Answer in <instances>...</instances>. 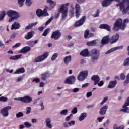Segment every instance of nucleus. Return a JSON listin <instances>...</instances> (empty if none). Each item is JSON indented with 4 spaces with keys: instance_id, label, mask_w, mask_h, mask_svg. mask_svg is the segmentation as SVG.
I'll list each match as a JSON object with an SVG mask.
<instances>
[{
    "instance_id": "obj_1",
    "label": "nucleus",
    "mask_w": 129,
    "mask_h": 129,
    "mask_svg": "<svg viewBox=\"0 0 129 129\" xmlns=\"http://www.w3.org/2000/svg\"><path fill=\"white\" fill-rule=\"evenodd\" d=\"M128 19L124 20L123 23H122V19L120 18L117 19L114 24L113 30L114 31V32L119 31V29L121 30L122 31H124L125 28L126 27V24H128Z\"/></svg>"
},
{
    "instance_id": "obj_2",
    "label": "nucleus",
    "mask_w": 129,
    "mask_h": 129,
    "mask_svg": "<svg viewBox=\"0 0 129 129\" xmlns=\"http://www.w3.org/2000/svg\"><path fill=\"white\" fill-rule=\"evenodd\" d=\"M116 6V7H119L120 11L122 12V14H126L129 11V0H122Z\"/></svg>"
},
{
    "instance_id": "obj_3",
    "label": "nucleus",
    "mask_w": 129,
    "mask_h": 129,
    "mask_svg": "<svg viewBox=\"0 0 129 129\" xmlns=\"http://www.w3.org/2000/svg\"><path fill=\"white\" fill-rule=\"evenodd\" d=\"M7 14L10 18L9 19V22H12V21H14V20H17V19H18V18H19V17L20 16L18 12H17L16 11L13 10L8 11L7 12Z\"/></svg>"
},
{
    "instance_id": "obj_4",
    "label": "nucleus",
    "mask_w": 129,
    "mask_h": 129,
    "mask_svg": "<svg viewBox=\"0 0 129 129\" xmlns=\"http://www.w3.org/2000/svg\"><path fill=\"white\" fill-rule=\"evenodd\" d=\"M90 53L91 56V60L93 63H95L99 58V51L96 49H93L90 51Z\"/></svg>"
},
{
    "instance_id": "obj_5",
    "label": "nucleus",
    "mask_w": 129,
    "mask_h": 129,
    "mask_svg": "<svg viewBox=\"0 0 129 129\" xmlns=\"http://www.w3.org/2000/svg\"><path fill=\"white\" fill-rule=\"evenodd\" d=\"M49 56V53L48 52H45L42 55L37 56L35 59L34 60V63H41V62H43L44 60H45L48 58Z\"/></svg>"
},
{
    "instance_id": "obj_6",
    "label": "nucleus",
    "mask_w": 129,
    "mask_h": 129,
    "mask_svg": "<svg viewBox=\"0 0 129 129\" xmlns=\"http://www.w3.org/2000/svg\"><path fill=\"white\" fill-rule=\"evenodd\" d=\"M59 13H62L61 15V21H64L66 19V17H67V8L65 7V5H62V6H61L60 9L59 10Z\"/></svg>"
},
{
    "instance_id": "obj_7",
    "label": "nucleus",
    "mask_w": 129,
    "mask_h": 129,
    "mask_svg": "<svg viewBox=\"0 0 129 129\" xmlns=\"http://www.w3.org/2000/svg\"><path fill=\"white\" fill-rule=\"evenodd\" d=\"M61 36H62V33L60 30H56L52 33L51 39H53V40L57 41V40H59L61 38Z\"/></svg>"
},
{
    "instance_id": "obj_8",
    "label": "nucleus",
    "mask_w": 129,
    "mask_h": 129,
    "mask_svg": "<svg viewBox=\"0 0 129 129\" xmlns=\"http://www.w3.org/2000/svg\"><path fill=\"white\" fill-rule=\"evenodd\" d=\"M88 75V72L87 71H84L80 72L79 75L77 77V79L79 81H83Z\"/></svg>"
},
{
    "instance_id": "obj_9",
    "label": "nucleus",
    "mask_w": 129,
    "mask_h": 129,
    "mask_svg": "<svg viewBox=\"0 0 129 129\" xmlns=\"http://www.w3.org/2000/svg\"><path fill=\"white\" fill-rule=\"evenodd\" d=\"M19 100L24 103H30L32 101L33 99L30 96H25L24 97H19Z\"/></svg>"
},
{
    "instance_id": "obj_10",
    "label": "nucleus",
    "mask_w": 129,
    "mask_h": 129,
    "mask_svg": "<svg viewBox=\"0 0 129 129\" xmlns=\"http://www.w3.org/2000/svg\"><path fill=\"white\" fill-rule=\"evenodd\" d=\"M85 21H86V16H83L82 18L80 19L79 20L76 21L74 23L75 27H80V26H82L84 23H85Z\"/></svg>"
},
{
    "instance_id": "obj_11",
    "label": "nucleus",
    "mask_w": 129,
    "mask_h": 129,
    "mask_svg": "<svg viewBox=\"0 0 129 129\" xmlns=\"http://www.w3.org/2000/svg\"><path fill=\"white\" fill-rule=\"evenodd\" d=\"M12 108L11 106H7L1 110V114L4 116V117H7V116H9V110Z\"/></svg>"
},
{
    "instance_id": "obj_12",
    "label": "nucleus",
    "mask_w": 129,
    "mask_h": 129,
    "mask_svg": "<svg viewBox=\"0 0 129 129\" xmlns=\"http://www.w3.org/2000/svg\"><path fill=\"white\" fill-rule=\"evenodd\" d=\"M75 80L76 78L74 76H70L67 78L64 81V83H66V84H74Z\"/></svg>"
},
{
    "instance_id": "obj_13",
    "label": "nucleus",
    "mask_w": 129,
    "mask_h": 129,
    "mask_svg": "<svg viewBox=\"0 0 129 129\" xmlns=\"http://www.w3.org/2000/svg\"><path fill=\"white\" fill-rule=\"evenodd\" d=\"M118 39H119V34L118 33L116 34L115 35H113L110 39V44H114V43H116V42L118 41Z\"/></svg>"
},
{
    "instance_id": "obj_14",
    "label": "nucleus",
    "mask_w": 129,
    "mask_h": 129,
    "mask_svg": "<svg viewBox=\"0 0 129 129\" xmlns=\"http://www.w3.org/2000/svg\"><path fill=\"white\" fill-rule=\"evenodd\" d=\"M91 80L94 81V85H97V83L100 81V78L98 75H94L91 78Z\"/></svg>"
},
{
    "instance_id": "obj_15",
    "label": "nucleus",
    "mask_w": 129,
    "mask_h": 129,
    "mask_svg": "<svg viewBox=\"0 0 129 129\" xmlns=\"http://www.w3.org/2000/svg\"><path fill=\"white\" fill-rule=\"evenodd\" d=\"M80 55L83 57H89L90 56V52L88 51V49L86 48L80 52Z\"/></svg>"
},
{
    "instance_id": "obj_16",
    "label": "nucleus",
    "mask_w": 129,
    "mask_h": 129,
    "mask_svg": "<svg viewBox=\"0 0 129 129\" xmlns=\"http://www.w3.org/2000/svg\"><path fill=\"white\" fill-rule=\"evenodd\" d=\"M109 42H110V38H109V36L107 35L102 38L101 44L102 45H106L108 44Z\"/></svg>"
},
{
    "instance_id": "obj_17",
    "label": "nucleus",
    "mask_w": 129,
    "mask_h": 129,
    "mask_svg": "<svg viewBox=\"0 0 129 129\" xmlns=\"http://www.w3.org/2000/svg\"><path fill=\"white\" fill-rule=\"evenodd\" d=\"M107 109H108V106H104L102 107L99 111V114L100 115H105V114H106Z\"/></svg>"
},
{
    "instance_id": "obj_18",
    "label": "nucleus",
    "mask_w": 129,
    "mask_h": 129,
    "mask_svg": "<svg viewBox=\"0 0 129 129\" xmlns=\"http://www.w3.org/2000/svg\"><path fill=\"white\" fill-rule=\"evenodd\" d=\"M76 9V17L78 19L80 16V6L78 4H76L75 6Z\"/></svg>"
},
{
    "instance_id": "obj_19",
    "label": "nucleus",
    "mask_w": 129,
    "mask_h": 129,
    "mask_svg": "<svg viewBox=\"0 0 129 129\" xmlns=\"http://www.w3.org/2000/svg\"><path fill=\"white\" fill-rule=\"evenodd\" d=\"M112 2L113 0H104L102 2V6L103 8L108 7Z\"/></svg>"
},
{
    "instance_id": "obj_20",
    "label": "nucleus",
    "mask_w": 129,
    "mask_h": 129,
    "mask_svg": "<svg viewBox=\"0 0 129 129\" xmlns=\"http://www.w3.org/2000/svg\"><path fill=\"white\" fill-rule=\"evenodd\" d=\"M30 51H31V47H30V46H25L20 50V53L26 54V53H28V52H30Z\"/></svg>"
},
{
    "instance_id": "obj_21",
    "label": "nucleus",
    "mask_w": 129,
    "mask_h": 129,
    "mask_svg": "<svg viewBox=\"0 0 129 129\" xmlns=\"http://www.w3.org/2000/svg\"><path fill=\"white\" fill-rule=\"evenodd\" d=\"M100 29H104L107 31H110L111 30L110 26L107 24H102L99 26Z\"/></svg>"
},
{
    "instance_id": "obj_22",
    "label": "nucleus",
    "mask_w": 129,
    "mask_h": 129,
    "mask_svg": "<svg viewBox=\"0 0 129 129\" xmlns=\"http://www.w3.org/2000/svg\"><path fill=\"white\" fill-rule=\"evenodd\" d=\"M116 84H117V81L116 80L114 81H111L109 82V84L108 86V88H114L115 86H116Z\"/></svg>"
},
{
    "instance_id": "obj_23",
    "label": "nucleus",
    "mask_w": 129,
    "mask_h": 129,
    "mask_svg": "<svg viewBox=\"0 0 129 129\" xmlns=\"http://www.w3.org/2000/svg\"><path fill=\"white\" fill-rule=\"evenodd\" d=\"M49 77H50V73H49V72H45L41 74V79L42 80H46V79Z\"/></svg>"
},
{
    "instance_id": "obj_24",
    "label": "nucleus",
    "mask_w": 129,
    "mask_h": 129,
    "mask_svg": "<svg viewBox=\"0 0 129 129\" xmlns=\"http://www.w3.org/2000/svg\"><path fill=\"white\" fill-rule=\"evenodd\" d=\"M63 62L66 65H68L69 62H71V55L66 56L63 59Z\"/></svg>"
},
{
    "instance_id": "obj_25",
    "label": "nucleus",
    "mask_w": 129,
    "mask_h": 129,
    "mask_svg": "<svg viewBox=\"0 0 129 129\" xmlns=\"http://www.w3.org/2000/svg\"><path fill=\"white\" fill-rule=\"evenodd\" d=\"M20 27H21V26L20 25V24L15 22L12 25V27L11 29L18 30V29H20Z\"/></svg>"
},
{
    "instance_id": "obj_26",
    "label": "nucleus",
    "mask_w": 129,
    "mask_h": 129,
    "mask_svg": "<svg viewBox=\"0 0 129 129\" xmlns=\"http://www.w3.org/2000/svg\"><path fill=\"white\" fill-rule=\"evenodd\" d=\"M25 72V68L22 67L17 70L13 74H21Z\"/></svg>"
},
{
    "instance_id": "obj_27",
    "label": "nucleus",
    "mask_w": 129,
    "mask_h": 129,
    "mask_svg": "<svg viewBox=\"0 0 129 129\" xmlns=\"http://www.w3.org/2000/svg\"><path fill=\"white\" fill-rule=\"evenodd\" d=\"M47 3L49 4V6L51 9H54L56 6V2L52 0H47Z\"/></svg>"
},
{
    "instance_id": "obj_28",
    "label": "nucleus",
    "mask_w": 129,
    "mask_h": 129,
    "mask_svg": "<svg viewBox=\"0 0 129 129\" xmlns=\"http://www.w3.org/2000/svg\"><path fill=\"white\" fill-rule=\"evenodd\" d=\"M45 122L46 123V126L48 127V128H52V124H51V119L47 118L45 120Z\"/></svg>"
},
{
    "instance_id": "obj_29",
    "label": "nucleus",
    "mask_w": 129,
    "mask_h": 129,
    "mask_svg": "<svg viewBox=\"0 0 129 129\" xmlns=\"http://www.w3.org/2000/svg\"><path fill=\"white\" fill-rule=\"evenodd\" d=\"M22 57V55H16L15 56H11L9 57L10 60H19Z\"/></svg>"
},
{
    "instance_id": "obj_30",
    "label": "nucleus",
    "mask_w": 129,
    "mask_h": 129,
    "mask_svg": "<svg viewBox=\"0 0 129 129\" xmlns=\"http://www.w3.org/2000/svg\"><path fill=\"white\" fill-rule=\"evenodd\" d=\"M38 24V22H36L34 23L29 24L28 25L26 26L25 27V30H29V29H32L34 26H36Z\"/></svg>"
},
{
    "instance_id": "obj_31",
    "label": "nucleus",
    "mask_w": 129,
    "mask_h": 129,
    "mask_svg": "<svg viewBox=\"0 0 129 129\" xmlns=\"http://www.w3.org/2000/svg\"><path fill=\"white\" fill-rule=\"evenodd\" d=\"M36 14L37 16V17H41V16H43V10H42L40 9H38L36 11Z\"/></svg>"
},
{
    "instance_id": "obj_32",
    "label": "nucleus",
    "mask_w": 129,
    "mask_h": 129,
    "mask_svg": "<svg viewBox=\"0 0 129 129\" xmlns=\"http://www.w3.org/2000/svg\"><path fill=\"white\" fill-rule=\"evenodd\" d=\"M33 36H34L33 33L32 32H29L27 33V35L25 36V39H26V40H30V39L33 38Z\"/></svg>"
},
{
    "instance_id": "obj_33",
    "label": "nucleus",
    "mask_w": 129,
    "mask_h": 129,
    "mask_svg": "<svg viewBox=\"0 0 129 129\" xmlns=\"http://www.w3.org/2000/svg\"><path fill=\"white\" fill-rule=\"evenodd\" d=\"M87 116V114L86 113H82L81 114L79 117V120L80 121H82V120H84V118Z\"/></svg>"
},
{
    "instance_id": "obj_34",
    "label": "nucleus",
    "mask_w": 129,
    "mask_h": 129,
    "mask_svg": "<svg viewBox=\"0 0 129 129\" xmlns=\"http://www.w3.org/2000/svg\"><path fill=\"white\" fill-rule=\"evenodd\" d=\"M96 44H97L96 40H93L91 42H87V45L89 46H95V45H96Z\"/></svg>"
},
{
    "instance_id": "obj_35",
    "label": "nucleus",
    "mask_w": 129,
    "mask_h": 129,
    "mask_svg": "<svg viewBox=\"0 0 129 129\" xmlns=\"http://www.w3.org/2000/svg\"><path fill=\"white\" fill-rule=\"evenodd\" d=\"M99 13H100V10L99 9H97L96 11V13L92 14V17L94 18H97L98 17H99Z\"/></svg>"
},
{
    "instance_id": "obj_36",
    "label": "nucleus",
    "mask_w": 129,
    "mask_h": 129,
    "mask_svg": "<svg viewBox=\"0 0 129 129\" xmlns=\"http://www.w3.org/2000/svg\"><path fill=\"white\" fill-rule=\"evenodd\" d=\"M6 16V12L5 11H2L0 13V21H3Z\"/></svg>"
},
{
    "instance_id": "obj_37",
    "label": "nucleus",
    "mask_w": 129,
    "mask_h": 129,
    "mask_svg": "<svg viewBox=\"0 0 129 129\" xmlns=\"http://www.w3.org/2000/svg\"><path fill=\"white\" fill-rule=\"evenodd\" d=\"M0 101L2 102H7L8 101V97L5 96L0 97Z\"/></svg>"
},
{
    "instance_id": "obj_38",
    "label": "nucleus",
    "mask_w": 129,
    "mask_h": 129,
    "mask_svg": "<svg viewBox=\"0 0 129 129\" xmlns=\"http://www.w3.org/2000/svg\"><path fill=\"white\" fill-rule=\"evenodd\" d=\"M49 31L50 28H47L46 29H45L42 34V36H43L44 37H46V36H47V35L49 34Z\"/></svg>"
},
{
    "instance_id": "obj_39",
    "label": "nucleus",
    "mask_w": 129,
    "mask_h": 129,
    "mask_svg": "<svg viewBox=\"0 0 129 129\" xmlns=\"http://www.w3.org/2000/svg\"><path fill=\"white\" fill-rule=\"evenodd\" d=\"M113 129H124V126L121 125L120 126H118L116 124H115L113 127Z\"/></svg>"
},
{
    "instance_id": "obj_40",
    "label": "nucleus",
    "mask_w": 129,
    "mask_h": 129,
    "mask_svg": "<svg viewBox=\"0 0 129 129\" xmlns=\"http://www.w3.org/2000/svg\"><path fill=\"white\" fill-rule=\"evenodd\" d=\"M129 83V73L126 76V80H125L124 82V85L126 86L127 84Z\"/></svg>"
},
{
    "instance_id": "obj_41",
    "label": "nucleus",
    "mask_w": 129,
    "mask_h": 129,
    "mask_svg": "<svg viewBox=\"0 0 129 129\" xmlns=\"http://www.w3.org/2000/svg\"><path fill=\"white\" fill-rule=\"evenodd\" d=\"M89 30H87L84 32V38L85 39H87V38H89Z\"/></svg>"
},
{
    "instance_id": "obj_42",
    "label": "nucleus",
    "mask_w": 129,
    "mask_h": 129,
    "mask_svg": "<svg viewBox=\"0 0 129 129\" xmlns=\"http://www.w3.org/2000/svg\"><path fill=\"white\" fill-rule=\"evenodd\" d=\"M58 53H54L52 55V56L51 58V61H55V60H56V59H57V58H58Z\"/></svg>"
},
{
    "instance_id": "obj_43",
    "label": "nucleus",
    "mask_w": 129,
    "mask_h": 129,
    "mask_svg": "<svg viewBox=\"0 0 129 129\" xmlns=\"http://www.w3.org/2000/svg\"><path fill=\"white\" fill-rule=\"evenodd\" d=\"M24 116V113L22 112H19L16 114L17 118H20V117H23Z\"/></svg>"
},
{
    "instance_id": "obj_44",
    "label": "nucleus",
    "mask_w": 129,
    "mask_h": 129,
    "mask_svg": "<svg viewBox=\"0 0 129 129\" xmlns=\"http://www.w3.org/2000/svg\"><path fill=\"white\" fill-rule=\"evenodd\" d=\"M123 66H129V57H127L123 63Z\"/></svg>"
},
{
    "instance_id": "obj_45",
    "label": "nucleus",
    "mask_w": 129,
    "mask_h": 129,
    "mask_svg": "<svg viewBox=\"0 0 129 129\" xmlns=\"http://www.w3.org/2000/svg\"><path fill=\"white\" fill-rule=\"evenodd\" d=\"M25 3L26 6L30 7V6L33 4V1H32V0H26Z\"/></svg>"
},
{
    "instance_id": "obj_46",
    "label": "nucleus",
    "mask_w": 129,
    "mask_h": 129,
    "mask_svg": "<svg viewBox=\"0 0 129 129\" xmlns=\"http://www.w3.org/2000/svg\"><path fill=\"white\" fill-rule=\"evenodd\" d=\"M68 113V110L67 109L63 110L60 112V114H61V115H66Z\"/></svg>"
},
{
    "instance_id": "obj_47",
    "label": "nucleus",
    "mask_w": 129,
    "mask_h": 129,
    "mask_svg": "<svg viewBox=\"0 0 129 129\" xmlns=\"http://www.w3.org/2000/svg\"><path fill=\"white\" fill-rule=\"evenodd\" d=\"M53 19H54V17L52 16L51 18H50L45 23V26H47L49 25V23L52 22L53 21Z\"/></svg>"
},
{
    "instance_id": "obj_48",
    "label": "nucleus",
    "mask_w": 129,
    "mask_h": 129,
    "mask_svg": "<svg viewBox=\"0 0 129 129\" xmlns=\"http://www.w3.org/2000/svg\"><path fill=\"white\" fill-rule=\"evenodd\" d=\"M26 114H30L31 113V111H32V109L30 107H26Z\"/></svg>"
},
{
    "instance_id": "obj_49",
    "label": "nucleus",
    "mask_w": 129,
    "mask_h": 129,
    "mask_svg": "<svg viewBox=\"0 0 129 129\" xmlns=\"http://www.w3.org/2000/svg\"><path fill=\"white\" fill-rule=\"evenodd\" d=\"M107 99H108V97H105L103 100V101H102V102L100 103L101 105H103V104H104V103H105L106 102V101H107Z\"/></svg>"
},
{
    "instance_id": "obj_50",
    "label": "nucleus",
    "mask_w": 129,
    "mask_h": 129,
    "mask_svg": "<svg viewBox=\"0 0 129 129\" xmlns=\"http://www.w3.org/2000/svg\"><path fill=\"white\" fill-rule=\"evenodd\" d=\"M27 44L30 47H34V41H29L27 42Z\"/></svg>"
},
{
    "instance_id": "obj_51",
    "label": "nucleus",
    "mask_w": 129,
    "mask_h": 129,
    "mask_svg": "<svg viewBox=\"0 0 129 129\" xmlns=\"http://www.w3.org/2000/svg\"><path fill=\"white\" fill-rule=\"evenodd\" d=\"M25 0H18V3L20 7H23L24 6V2Z\"/></svg>"
},
{
    "instance_id": "obj_52",
    "label": "nucleus",
    "mask_w": 129,
    "mask_h": 129,
    "mask_svg": "<svg viewBox=\"0 0 129 129\" xmlns=\"http://www.w3.org/2000/svg\"><path fill=\"white\" fill-rule=\"evenodd\" d=\"M24 125H25V127L29 128V127H31L32 126V124H30L29 122H24Z\"/></svg>"
},
{
    "instance_id": "obj_53",
    "label": "nucleus",
    "mask_w": 129,
    "mask_h": 129,
    "mask_svg": "<svg viewBox=\"0 0 129 129\" xmlns=\"http://www.w3.org/2000/svg\"><path fill=\"white\" fill-rule=\"evenodd\" d=\"M114 51H116V48H112V49L109 50L108 51H107L106 52V54H109L112 52H114Z\"/></svg>"
},
{
    "instance_id": "obj_54",
    "label": "nucleus",
    "mask_w": 129,
    "mask_h": 129,
    "mask_svg": "<svg viewBox=\"0 0 129 129\" xmlns=\"http://www.w3.org/2000/svg\"><path fill=\"white\" fill-rule=\"evenodd\" d=\"M43 16H45V17L49 16V13L47 12V9L45 8L43 11Z\"/></svg>"
},
{
    "instance_id": "obj_55",
    "label": "nucleus",
    "mask_w": 129,
    "mask_h": 129,
    "mask_svg": "<svg viewBox=\"0 0 129 129\" xmlns=\"http://www.w3.org/2000/svg\"><path fill=\"white\" fill-rule=\"evenodd\" d=\"M21 43H17L12 46V48L14 49V48H19V47L21 46Z\"/></svg>"
},
{
    "instance_id": "obj_56",
    "label": "nucleus",
    "mask_w": 129,
    "mask_h": 129,
    "mask_svg": "<svg viewBox=\"0 0 129 129\" xmlns=\"http://www.w3.org/2000/svg\"><path fill=\"white\" fill-rule=\"evenodd\" d=\"M40 80L38 78H34L32 80V82H36V83H39V82H40Z\"/></svg>"
},
{
    "instance_id": "obj_57",
    "label": "nucleus",
    "mask_w": 129,
    "mask_h": 129,
    "mask_svg": "<svg viewBox=\"0 0 129 129\" xmlns=\"http://www.w3.org/2000/svg\"><path fill=\"white\" fill-rule=\"evenodd\" d=\"M72 112L73 113V114H76V113H77V108L75 107L74 109H73Z\"/></svg>"
},
{
    "instance_id": "obj_58",
    "label": "nucleus",
    "mask_w": 129,
    "mask_h": 129,
    "mask_svg": "<svg viewBox=\"0 0 129 129\" xmlns=\"http://www.w3.org/2000/svg\"><path fill=\"white\" fill-rule=\"evenodd\" d=\"M23 79H24V77L20 76L17 79L16 82H20V81H21V80H23Z\"/></svg>"
},
{
    "instance_id": "obj_59",
    "label": "nucleus",
    "mask_w": 129,
    "mask_h": 129,
    "mask_svg": "<svg viewBox=\"0 0 129 129\" xmlns=\"http://www.w3.org/2000/svg\"><path fill=\"white\" fill-rule=\"evenodd\" d=\"M120 78L121 80H124V79H125V75H124L123 73L121 74Z\"/></svg>"
},
{
    "instance_id": "obj_60",
    "label": "nucleus",
    "mask_w": 129,
    "mask_h": 129,
    "mask_svg": "<svg viewBox=\"0 0 129 129\" xmlns=\"http://www.w3.org/2000/svg\"><path fill=\"white\" fill-rule=\"evenodd\" d=\"M99 87H101L104 84V82H103V81H100V82H98L97 84Z\"/></svg>"
},
{
    "instance_id": "obj_61",
    "label": "nucleus",
    "mask_w": 129,
    "mask_h": 129,
    "mask_svg": "<svg viewBox=\"0 0 129 129\" xmlns=\"http://www.w3.org/2000/svg\"><path fill=\"white\" fill-rule=\"evenodd\" d=\"M99 122H102V120H103V119H104V117H98L97 118Z\"/></svg>"
},
{
    "instance_id": "obj_62",
    "label": "nucleus",
    "mask_w": 129,
    "mask_h": 129,
    "mask_svg": "<svg viewBox=\"0 0 129 129\" xmlns=\"http://www.w3.org/2000/svg\"><path fill=\"white\" fill-rule=\"evenodd\" d=\"M92 95V92L91 91L90 92H88L86 94V96L87 97H90Z\"/></svg>"
},
{
    "instance_id": "obj_63",
    "label": "nucleus",
    "mask_w": 129,
    "mask_h": 129,
    "mask_svg": "<svg viewBox=\"0 0 129 129\" xmlns=\"http://www.w3.org/2000/svg\"><path fill=\"white\" fill-rule=\"evenodd\" d=\"M79 91V88H75L73 89V92L74 93L78 92Z\"/></svg>"
},
{
    "instance_id": "obj_64",
    "label": "nucleus",
    "mask_w": 129,
    "mask_h": 129,
    "mask_svg": "<svg viewBox=\"0 0 129 129\" xmlns=\"http://www.w3.org/2000/svg\"><path fill=\"white\" fill-rule=\"evenodd\" d=\"M89 86V83H86L82 85V87H83V88L87 87V86Z\"/></svg>"
}]
</instances>
